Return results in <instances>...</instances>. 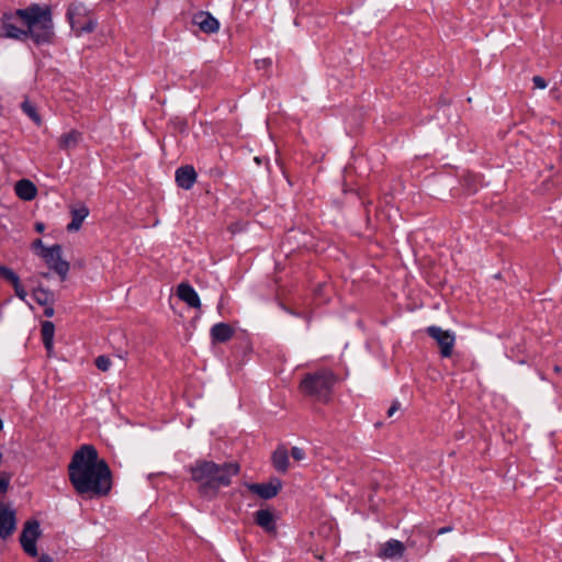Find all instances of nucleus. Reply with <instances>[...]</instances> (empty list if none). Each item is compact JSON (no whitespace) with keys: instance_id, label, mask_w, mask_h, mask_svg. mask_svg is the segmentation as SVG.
<instances>
[{"instance_id":"f257e3e1","label":"nucleus","mask_w":562,"mask_h":562,"mask_svg":"<svg viewBox=\"0 0 562 562\" xmlns=\"http://www.w3.org/2000/svg\"><path fill=\"white\" fill-rule=\"evenodd\" d=\"M68 476L75 491L90 497L106 496L112 488V473L103 459H99L97 449L83 445L77 450L68 464Z\"/></svg>"},{"instance_id":"f03ea898","label":"nucleus","mask_w":562,"mask_h":562,"mask_svg":"<svg viewBox=\"0 0 562 562\" xmlns=\"http://www.w3.org/2000/svg\"><path fill=\"white\" fill-rule=\"evenodd\" d=\"M15 15L26 26L20 29L5 19L2 24L4 35L18 41L31 38L36 45L53 43L55 37L53 15L49 5L33 3L15 11Z\"/></svg>"},{"instance_id":"7ed1b4c3","label":"nucleus","mask_w":562,"mask_h":562,"mask_svg":"<svg viewBox=\"0 0 562 562\" xmlns=\"http://www.w3.org/2000/svg\"><path fill=\"white\" fill-rule=\"evenodd\" d=\"M191 477L199 484L203 496L215 495L221 487L228 486L232 477L239 473V464L225 462L217 464L213 461L198 460L189 469Z\"/></svg>"},{"instance_id":"20e7f679","label":"nucleus","mask_w":562,"mask_h":562,"mask_svg":"<svg viewBox=\"0 0 562 562\" xmlns=\"http://www.w3.org/2000/svg\"><path fill=\"white\" fill-rule=\"evenodd\" d=\"M337 382L338 376L334 371L323 368L306 373L301 380L299 389L305 396L317 402L326 403L329 401Z\"/></svg>"},{"instance_id":"39448f33","label":"nucleus","mask_w":562,"mask_h":562,"mask_svg":"<svg viewBox=\"0 0 562 562\" xmlns=\"http://www.w3.org/2000/svg\"><path fill=\"white\" fill-rule=\"evenodd\" d=\"M66 16L77 36L92 32L97 24L88 8L80 2L71 3L67 9Z\"/></svg>"},{"instance_id":"423d86ee","label":"nucleus","mask_w":562,"mask_h":562,"mask_svg":"<svg viewBox=\"0 0 562 562\" xmlns=\"http://www.w3.org/2000/svg\"><path fill=\"white\" fill-rule=\"evenodd\" d=\"M61 246L55 244L50 247H43L40 256L44 259L49 269L54 270L60 278L66 280L69 271V262L61 258Z\"/></svg>"},{"instance_id":"0eeeda50","label":"nucleus","mask_w":562,"mask_h":562,"mask_svg":"<svg viewBox=\"0 0 562 562\" xmlns=\"http://www.w3.org/2000/svg\"><path fill=\"white\" fill-rule=\"evenodd\" d=\"M42 531L40 528V522L35 519L27 520L22 529V532L20 535V543L23 549V551L32 557H37V548H36V541L41 537Z\"/></svg>"},{"instance_id":"6e6552de","label":"nucleus","mask_w":562,"mask_h":562,"mask_svg":"<svg viewBox=\"0 0 562 562\" xmlns=\"http://www.w3.org/2000/svg\"><path fill=\"white\" fill-rule=\"evenodd\" d=\"M426 333L438 344L440 356L442 358H450L456 344V334L452 330L442 329L436 325L427 327Z\"/></svg>"},{"instance_id":"1a4fd4ad","label":"nucleus","mask_w":562,"mask_h":562,"mask_svg":"<svg viewBox=\"0 0 562 562\" xmlns=\"http://www.w3.org/2000/svg\"><path fill=\"white\" fill-rule=\"evenodd\" d=\"M16 528L15 510L0 502V538H9Z\"/></svg>"},{"instance_id":"9d476101","label":"nucleus","mask_w":562,"mask_h":562,"mask_svg":"<svg viewBox=\"0 0 562 562\" xmlns=\"http://www.w3.org/2000/svg\"><path fill=\"white\" fill-rule=\"evenodd\" d=\"M249 491L258 495L262 499H270L278 495L282 488V483L279 479L272 477L267 483H254L248 486Z\"/></svg>"},{"instance_id":"9b49d317","label":"nucleus","mask_w":562,"mask_h":562,"mask_svg":"<svg viewBox=\"0 0 562 562\" xmlns=\"http://www.w3.org/2000/svg\"><path fill=\"white\" fill-rule=\"evenodd\" d=\"M192 23L205 34H214L220 30V22L207 11H199L192 16Z\"/></svg>"},{"instance_id":"f8f14e48","label":"nucleus","mask_w":562,"mask_h":562,"mask_svg":"<svg viewBox=\"0 0 562 562\" xmlns=\"http://www.w3.org/2000/svg\"><path fill=\"white\" fill-rule=\"evenodd\" d=\"M405 553V546L402 541L396 539H390L384 543H381L376 552V557L380 559H401Z\"/></svg>"},{"instance_id":"ddd939ff","label":"nucleus","mask_w":562,"mask_h":562,"mask_svg":"<svg viewBox=\"0 0 562 562\" xmlns=\"http://www.w3.org/2000/svg\"><path fill=\"white\" fill-rule=\"evenodd\" d=\"M196 177L194 168L190 165L179 167L175 173L177 186L183 190H190L194 186Z\"/></svg>"},{"instance_id":"4468645a","label":"nucleus","mask_w":562,"mask_h":562,"mask_svg":"<svg viewBox=\"0 0 562 562\" xmlns=\"http://www.w3.org/2000/svg\"><path fill=\"white\" fill-rule=\"evenodd\" d=\"M177 294L189 307L201 308L200 296L191 284L186 282L180 283L177 288Z\"/></svg>"},{"instance_id":"2eb2a0df","label":"nucleus","mask_w":562,"mask_h":562,"mask_svg":"<svg viewBox=\"0 0 562 562\" xmlns=\"http://www.w3.org/2000/svg\"><path fill=\"white\" fill-rule=\"evenodd\" d=\"M255 522L267 533H277L276 517L270 509H259L255 513Z\"/></svg>"},{"instance_id":"dca6fc26","label":"nucleus","mask_w":562,"mask_h":562,"mask_svg":"<svg viewBox=\"0 0 562 562\" xmlns=\"http://www.w3.org/2000/svg\"><path fill=\"white\" fill-rule=\"evenodd\" d=\"M234 328L227 323H217L211 327L210 337L213 344H224L234 336Z\"/></svg>"},{"instance_id":"f3484780","label":"nucleus","mask_w":562,"mask_h":562,"mask_svg":"<svg viewBox=\"0 0 562 562\" xmlns=\"http://www.w3.org/2000/svg\"><path fill=\"white\" fill-rule=\"evenodd\" d=\"M82 142V134L77 130H70L58 138V147L64 151L75 150Z\"/></svg>"},{"instance_id":"a211bd4d","label":"nucleus","mask_w":562,"mask_h":562,"mask_svg":"<svg viewBox=\"0 0 562 562\" xmlns=\"http://www.w3.org/2000/svg\"><path fill=\"white\" fill-rule=\"evenodd\" d=\"M273 468L280 473H286L289 470V452L284 446H278L271 457Z\"/></svg>"},{"instance_id":"6ab92c4d","label":"nucleus","mask_w":562,"mask_h":562,"mask_svg":"<svg viewBox=\"0 0 562 562\" xmlns=\"http://www.w3.org/2000/svg\"><path fill=\"white\" fill-rule=\"evenodd\" d=\"M15 194L23 201H32L37 194L35 184L27 179L19 180L14 186Z\"/></svg>"},{"instance_id":"aec40b11","label":"nucleus","mask_w":562,"mask_h":562,"mask_svg":"<svg viewBox=\"0 0 562 562\" xmlns=\"http://www.w3.org/2000/svg\"><path fill=\"white\" fill-rule=\"evenodd\" d=\"M89 215V210L87 206H80L78 209H74L71 211V222L67 225L68 232L78 231L85 218Z\"/></svg>"},{"instance_id":"412c9836","label":"nucleus","mask_w":562,"mask_h":562,"mask_svg":"<svg viewBox=\"0 0 562 562\" xmlns=\"http://www.w3.org/2000/svg\"><path fill=\"white\" fill-rule=\"evenodd\" d=\"M41 334H42V340L44 344V347L47 351H50L53 349L54 345V335H55V325L50 321H45L42 323L41 327Z\"/></svg>"},{"instance_id":"4be33fe9","label":"nucleus","mask_w":562,"mask_h":562,"mask_svg":"<svg viewBox=\"0 0 562 562\" xmlns=\"http://www.w3.org/2000/svg\"><path fill=\"white\" fill-rule=\"evenodd\" d=\"M32 296L36 301V303L42 306L48 305L54 301L53 292L42 286H37L36 289H34L32 292Z\"/></svg>"},{"instance_id":"5701e85b","label":"nucleus","mask_w":562,"mask_h":562,"mask_svg":"<svg viewBox=\"0 0 562 562\" xmlns=\"http://www.w3.org/2000/svg\"><path fill=\"white\" fill-rule=\"evenodd\" d=\"M21 109L36 125H41V116L36 111V106L32 102L24 100L21 104Z\"/></svg>"},{"instance_id":"b1692460","label":"nucleus","mask_w":562,"mask_h":562,"mask_svg":"<svg viewBox=\"0 0 562 562\" xmlns=\"http://www.w3.org/2000/svg\"><path fill=\"white\" fill-rule=\"evenodd\" d=\"M0 273L4 279L10 281L12 285H16L20 282L19 276L10 268L0 267Z\"/></svg>"},{"instance_id":"393cba45","label":"nucleus","mask_w":562,"mask_h":562,"mask_svg":"<svg viewBox=\"0 0 562 562\" xmlns=\"http://www.w3.org/2000/svg\"><path fill=\"white\" fill-rule=\"evenodd\" d=\"M95 366L99 370L105 372L111 367V360L106 356H99L95 359Z\"/></svg>"},{"instance_id":"a878e982","label":"nucleus","mask_w":562,"mask_h":562,"mask_svg":"<svg viewBox=\"0 0 562 562\" xmlns=\"http://www.w3.org/2000/svg\"><path fill=\"white\" fill-rule=\"evenodd\" d=\"M291 456L296 461H302L305 458V451L300 447H292Z\"/></svg>"},{"instance_id":"bb28decb","label":"nucleus","mask_w":562,"mask_h":562,"mask_svg":"<svg viewBox=\"0 0 562 562\" xmlns=\"http://www.w3.org/2000/svg\"><path fill=\"white\" fill-rule=\"evenodd\" d=\"M13 288H14L15 295L20 300L26 302L27 293H26L25 289L21 285V282H19L16 285H13Z\"/></svg>"},{"instance_id":"cd10ccee","label":"nucleus","mask_w":562,"mask_h":562,"mask_svg":"<svg viewBox=\"0 0 562 562\" xmlns=\"http://www.w3.org/2000/svg\"><path fill=\"white\" fill-rule=\"evenodd\" d=\"M532 82H533L535 88H538V89H546L548 86L546 79L542 78L541 76H533Z\"/></svg>"},{"instance_id":"c85d7f7f","label":"nucleus","mask_w":562,"mask_h":562,"mask_svg":"<svg viewBox=\"0 0 562 562\" xmlns=\"http://www.w3.org/2000/svg\"><path fill=\"white\" fill-rule=\"evenodd\" d=\"M10 484V477L7 475L0 476V493H5Z\"/></svg>"},{"instance_id":"c756f323","label":"nucleus","mask_w":562,"mask_h":562,"mask_svg":"<svg viewBox=\"0 0 562 562\" xmlns=\"http://www.w3.org/2000/svg\"><path fill=\"white\" fill-rule=\"evenodd\" d=\"M53 303L48 304V305H44L45 306V310H44V315L46 317H53L54 314H55V310L52 305Z\"/></svg>"},{"instance_id":"7c9ffc66","label":"nucleus","mask_w":562,"mask_h":562,"mask_svg":"<svg viewBox=\"0 0 562 562\" xmlns=\"http://www.w3.org/2000/svg\"><path fill=\"white\" fill-rule=\"evenodd\" d=\"M400 409V404L397 402H394L391 407L387 409V416L392 417L395 412Z\"/></svg>"},{"instance_id":"2f4dec72","label":"nucleus","mask_w":562,"mask_h":562,"mask_svg":"<svg viewBox=\"0 0 562 562\" xmlns=\"http://www.w3.org/2000/svg\"><path fill=\"white\" fill-rule=\"evenodd\" d=\"M36 562H53V559L48 554L43 553Z\"/></svg>"},{"instance_id":"473e14b6","label":"nucleus","mask_w":562,"mask_h":562,"mask_svg":"<svg viewBox=\"0 0 562 562\" xmlns=\"http://www.w3.org/2000/svg\"><path fill=\"white\" fill-rule=\"evenodd\" d=\"M33 247H34L35 249L40 248V249H41V251H42V250H43V247H45V246H44V244H43V241H42L41 239H36V240L33 243Z\"/></svg>"},{"instance_id":"72a5a7b5","label":"nucleus","mask_w":562,"mask_h":562,"mask_svg":"<svg viewBox=\"0 0 562 562\" xmlns=\"http://www.w3.org/2000/svg\"><path fill=\"white\" fill-rule=\"evenodd\" d=\"M451 530H452V528H451V527H442V528H440V529L437 531V533H438V535H442V533L449 532V531H451Z\"/></svg>"},{"instance_id":"f704fd0d","label":"nucleus","mask_w":562,"mask_h":562,"mask_svg":"<svg viewBox=\"0 0 562 562\" xmlns=\"http://www.w3.org/2000/svg\"><path fill=\"white\" fill-rule=\"evenodd\" d=\"M35 228L37 232H43L45 228V225L43 223H36Z\"/></svg>"},{"instance_id":"c9c22d12","label":"nucleus","mask_w":562,"mask_h":562,"mask_svg":"<svg viewBox=\"0 0 562 562\" xmlns=\"http://www.w3.org/2000/svg\"><path fill=\"white\" fill-rule=\"evenodd\" d=\"M270 64H271V61H270V60L262 59V66L270 65Z\"/></svg>"},{"instance_id":"e433bc0d","label":"nucleus","mask_w":562,"mask_h":562,"mask_svg":"<svg viewBox=\"0 0 562 562\" xmlns=\"http://www.w3.org/2000/svg\"><path fill=\"white\" fill-rule=\"evenodd\" d=\"M270 64H271V61H270V60L262 59V66L270 65Z\"/></svg>"},{"instance_id":"4c0bfd02","label":"nucleus","mask_w":562,"mask_h":562,"mask_svg":"<svg viewBox=\"0 0 562 562\" xmlns=\"http://www.w3.org/2000/svg\"><path fill=\"white\" fill-rule=\"evenodd\" d=\"M554 371H555V372H560V371H561V368H560L559 366H555V367H554Z\"/></svg>"},{"instance_id":"58836bf2","label":"nucleus","mask_w":562,"mask_h":562,"mask_svg":"<svg viewBox=\"0 0 562 562\" xmlns=\"http://www.w3.org/2000/svg\"><path fill=\"white\" fill-rule=\"evenodd\" d=\"M41 276H42L43 278H48V277H49V274H48V273H44V272H43V273H41Z\"/></svg>"},{"instance_id":"ea45409f","label":"nucleus","mask_w":562,"mask_h":562,"mask_svg":"<svg viewBox=\"0 0 562 562\" xmlns=\"http://www.w3.org/2000/svg\"><path fill=\"white\" fill-rule=\"evenodd\" d=\"M2 428H3V422H2V419L0 418V431L2 430Z\"/></svg>"},{"instance_id":"a19ab883","label":"nucleus","mask_w":562,"mask_h":562,"mask_svg":"<svg viewBox=\"0 0 562 562\" xmlns=\"http://www.w3.org/2000/svg\"><path fill=\"white\" fill-rule=\"evenodd\" d=\"M282 308H283L285 312H288V313H292L289 308H286V307H284V306H282Z\"/></svg>"},{"instance_id":"79ce46f5","label":"nucleus","mask_w":562,"mask_h":562,"mask_svg":"<svg viewBox=\"0 0 562 562\" xmlns=\"http://www.w3.org/2000/svg\"><path fill=\"white\" fill-rule=\"evenodd\" d=\"M561 83H562V71H561Z\"/></svg>"}]
</instances>
